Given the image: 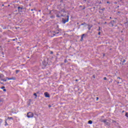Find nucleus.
<instances>
[{
    "instance_id": "obj_1",
    "label": "nucleus",
    "mask_w": 128,
    "mask_h": 128,
    "mask_svg": "<svg viewBox=\"0 0 128 128\" xmlns=\"http://www.w3.org/2000/svg\"><path fill=\"white\" fill-rule=\"evenodd\" d=\"M102 122H104L106 126H110V120L108 119H106L104 120H102Z\"/></svg>"
},
{
    "instance_id": "obj_2",
    "label": "nucleus",
    "mask_w": 128,
    "mask_h": 128,
    "mask_svg": "<svg viewBox=\"0 0 128 128\" xmlns=\"http://www.w3.org/2000/svg\"><path fill=\"white\" fill-rule=\"evenodd\" d=\"M66 18H67L66 20L64 18H62V21L63 24H66V22H68V20L70 18V16H68V15L66 16Z\"/></svg>"
},
{
    "instance_id": "obj_3",
    "label": "nucleus",
    "mask_w": 128,
    "mask_h": 128,
    "mask_svg": "<svg viewBox=\"0 0 128 128\" xmlns=\"http://www.w3.org/2000/svg\"><path fill=\"white\" fill-rule=\"evenodd\" d=\"M28 118H33L34 117V114L32 112H29L27 114Z\"/></svg>"
},
{
    "instance_id": "obj_4",
    "label": "nucleus",
    "mask_w": 128,
    "mask_h": 128,
    "mask_svg": "<svg viewBox=\"0 0 128 128\" xmlns=\"http://www.w3.org/2000/svg\"><path fill=\"white\" fill-rule=\"evenodd\" d=\"M23 10H24V8L20 7V6L18 7V12H22Z\"/></svg>"
},
{
    "instance_id": "obj_5",
    "label": "nucleus",
    "mask_w": 128,
    "mask_h": 128,
    "mask_svg": "<svg viewBox=\"0 0 128 128\" xmlns=\"http://www.w3.org/2000/svg\"><path fill=\"white\" fill-rule=\"evenodd\" d=\"M6 78V80H16L15 77H13V78Z\"/></svg>"
},
{
    "instance_id": "obj_6",
    "label": "nucleus",
    "mask_w": 128,
    "mask_h": 128,
    "mask_svg": "<svg viewBox=\"0 0 128 128\" xmlns=\"http://www.w3.org/2000/svg\"><path fill=\"white\" fill-rule=\"evenodd\" d=\"M44 94L46 98H50V94H48V92H44Z\"/></svg>"
},
{
    "instance_id": "obj_7",
    "label": "nucleus",
    "mask_w": 128,
    "mask_h": 128,
    "mask_svg": "<svg viewBox=\"0 0 128 128\" xmlns=\"http://www.w3.org/2000/svg\"><path fill=\"white\" fill-rule=\"evenodd\" d=\"M121 62L120 64H122V66H124V62H126V60H120Z\"/></svg>"
},
{
    "instance_id": "obj_8",
    "label": "nucleus",
    "mask_w": 128,
    "mask_h": 128,
    "mask_svg": "<svg viewBox=\"0 0 128 128\" xmlns=\"http://www.w3.org/2000/svg\"><path fill=\"white\" fill-rule=\"evenodd\" d=\"M56 16L57 18H60V16H64V14H58L56 15Z\"/></svg>"
},
{
    "instance_id": "obj_9",
    "label": "nucleus",
    "mask_w": 128,
    "mask_h": 128,
    "mask_svg": "<svg viewBox=\"0 0 128 128\" xmlns=\"http://www.w3.org/2000/svg\"><path fill=\"white\" fill-rule=\"evenodd\" d=\"M88 28L89 30H90V28H92V25H88Z\"/></svg>"
},
{
    "instance_id": "obj_10",
    "label": "nucleus",
    "mask_w": 128,
    "mask_h": 128,
    "mask_svg": "<svg viewBox=\"0 0 128 128\" xmlns=\"http://www.w3.org/2000/svg\"><path fill=\"white\" fill-rule=\"evenodd\" d=\"M84 36H86V34H82V36H81V39H80V41H81V42H82V40H84Z\"/></svg>"
},
{
    "instance_id": "obj_11",
    "label": "nucleus",
    "mask_w": 128,
    "mask_h": 128,
    "mask_svg": "<svg viewBox=\"0 0 128 128\" xmlns=\"http://www.w3.org/2000/svg\"><path fill=\"white\" fill-rule=\"evenodd\" d=\"M88 124H92V120H89L88 122Z\"/></svg>"
},
{
    "instance_id": "obj_12",
    "label": "nucleus",
    "mask_w": 128,
    "mask_h": 128,
    "mask_svg": "<svg viewBox=\"0 0 128 128\" xmlns=\"http://www.w3.org/2000/svg\"><path fill=\"white\" fill-rule=\"evenodd\" d=\"M117 84H122V82L120 80H117Z\"/></svg>"
},
{
    "instance_id": "obj_13",
    "label": "nucleus",
    "mask_w": 128,
    "mask_h": 128,
    "mask_svg": "<svg viewBox=\"0 0 128 128\" xmlns=\"http://www.w3.org/2000/svg\"><path fill=\"white\" fill-rule=\"evenodd\" d=\"M34 96H36L35 98H36V97L38 96L36 95V93H34Z\"/></svg>"
},
{
    "instance_id": "obj_14",
    "label": "nucleus",
    "mask_w": 128,
    "mask_h": 128,
    "mask_svg": "<svg viewBox=\"0 0 128 128\" xmlns=\"http://www.w3.org/2000/svg\"><path fill=\"white\" fill-rule=\"evenodd\" d=\"M16 74H18V72H20V70H16Z\"/></svg>"
},
{
    "instance_id": "obj_15",
    "label": "nucleus",
    "mask_w": 128,
    "mask_h": 128,
    "mask_svg": "<svg viewBox=\"0 0 128 128\" xmlns=\"http://www.w3.org/2000/svg\"><path fill=\"white\" fill-rule=\"evenodd\" d=\"M122 80V79H121L120 78V77H118V78H117V80Z\"/></svg>"
},
{
    "instance_id": "obj_16",
    "label": "nucleus",
    "mask_w": 128,
    "mask_h": 128,
    "mask_svg": "<svg viewBox=\"0 0 128 128\" xmlns=\"http://www.w3.org/2000/svg\"><path fill=\"white\" fill-rule=\"evenodd\" d=\"M5 126H8V122H6V121L5 122Z\"/></svg>"
},
{
    "instance_id": "obj_17",
    "label": "nucleus",
    "mask_w": 128,
    "mask_h": 128,
    "mask_svg": "<svg viewBox=\"0 0 128 128\" xmlns=\"http://www.w3.org/2000/svg\"><path fill=\"white\" fill-rule=\"evenodd\" d=\"M2 80L3 82H6V79H3V80Z\"/></svg>"
},
{
    "instance_id": "obj_18",
    "label": "nucleus",
    "mask_w": 128,
    "mask_h": 128,
    "mask_svg": "<svg viewBox=\"0 0 128 128\" xmlns=\"http://www.w3.org/2000/svg\"><path fill=\"white\" fill-rule=\"evenodd\" d=\"M2 88V90H4V88H6V87H4V86H2V88Z\"/></svg>"
},
{
    "instance_id": "obj_19",
    "label": "nucleus",
    "mask_w": 128,
    "mask_h": 128,
    "mask_svg": "<svg viewBox=\"0 0 128 128\" xmlns=\"http://www.w3.org/2000/svg\"><path fill=\"white\" fill-rule=\"evenodd\" d=\"M126 118H128V112H126Z\"/></svg>"
},
{
    "instance_id": "obj_20",
    "label": "nucleus",
    "mask_w": 128,
    "mask_h": 128,
    "mask_svg": "<svg viewBox=\"0 0 128 128\" xmlns=\"http://www.w3.org/2000/svg\"><path fill=\"white\" fill-rule=\"evenodd\" d=\"M64 62H68V60H64Z\"/></svg>"
},
{
    "instance_id": "obj_21",
    "label": "nucleus",
    "mask_w": 128,
    "mask_h": 128,
    "mask_svg": "<svg viewBox=\"0 0 128 128\" xmlns=\"http://www.w3.org/2000/svg\"><path fill=\"white\" fill-rule=\"evenodd\" d=\"M104 80H106V78H104Z\"/></svg>"
},
{
    "instance_id": "obj_22",
    "label": "nucleus",
    "mask_w": 128,
    "mask_h": 128,
    "mask_svg": "<svg viewBox=\"0 0 128 128\" xmlns=\"http://www.w3.org/2000/svg\"><path fill=\"white\" fill-rule=\"evenodd\" d=\"M3 90L4 92H6V89H4Z\"/></svg>"
},
{
    "instance_id": "obj_23",
    "label": "nucleus",
    "mask_w": 128,
    "mask_h": 128,
    "mask_svg": "<svg viewBox=\"0 0 128 128\" xmlns=\"http://www.w3.org/2000/svg\"><path fill=\"white\" fill-rule=\"evenodd\" d=\"M50 54H54V52H52V51H51Z\"/></svg>"
},
{
    "instance_id": "obj_24",
    "label": "nucleus",
    "mask_w": 128,
    "mask_h": 128,
    "mask_svg": "<svg viewBox=\"0 0 128 128\" xmlns=\"http://www.w3.org/2000/svg\"><path fill=\"white\" fill-rule=\"evenodd\" d=\"M0 122H2V120L0 119Z\"/></svg>"
},
{
    "instance_id": "obj_25",
    "label": "nucleus",
    "mask_w": 128,
    "mask_h": 128,
    "mask_svg": "<svg viewBox=\"0 0 128 128\" xmlns=\"http://www.w3.org/2000/svg\"><path fill=\"white\" fill-rule=\"evenodd\" d=\"M101 10H102L104 11V8H102Z\"/></svg>"
},
{
    "instance_id": "obj_26",
    "label": "nucleus",
    "mask_w": 128,
    "mask_h": 128,
    "mask_svg": "<svg viewBox=\"0 0 128 128\" xmlns=\"http://www.w3.org/2000/svg\"><path fill=\"white\" fill-rule=\"evenodd\" d=\"M2 76V74L0 75V78H1Z\"/></svg>"
},
{
    "instance_id": "obj_27",
    "label": "nucleus",
    "mask_w": 128,
    "mask_h": 128,
    "mask_svg": "<svg viewBox=\"0 0 128 128\" xmlns=\"http://www.w3.org/2000/svg\"><path fill=\"white\" fill-rule=\"evenodd\" d=\"M112 122H116V121H114V120H112Z\"/></svg>"
},
{
    "instance_id": "obj_28",
    "label": "nucleus",
    "mask_w": 128,
    "mask_h": 128,
    "mask_svg": "<svg viewBox=\"0 0 128 128\" xmlns=\"http://www.w3.org/2000/svg\"><path fill=\"white\" fill-rule=\"evenodd\" d=\"M98 28H98V30H100V27H98Z\"/></svg>"
},
{
    "instance_id": "obj_29",
    "label": "nucleus",
    "mask_w": 128,
    "mask_h": 128,
    "mask_svg": "<svg viewBox=\"0 0 128 128\" xmlns=\"http://www.w3.org/2000/svg\"><path fill=\"white\" fill-rule=\"evenodd\" d=\"M98 34L100 36V32H98Z\"/></svg>"
},
{
    "instance_id": "obj_30",
    "label": "nucleus",
    "mask_w": 128,
    "mask_h": 128,
    "mask_svg": "<svg viewBox=\"0 0 128 128\" xmlns=\"http://www.w3.org/2000/svg\"><path fill=\"white\" fill-rule=\"evenodd\" d=\"M96 100H98V97L96 98Z\"/></svg>"
},
{
    "instance_id": "obj_31",
    "label": "nucleus",
    "mask_w": 128,
    "mask_h": 128,
    "mask_svg": "<svg viewBox=\"0 0 128 128\" xmlns=\"http://www.w3.org/2000/svg\"><path fill=\"white\" fill-rule=\"evenodd\" d=\"M12 40L13 42H14V40H16V39H13V40Z\"/></svg>"
},
{
    "instance_id": "obj_32",
    "label": "nucleus",
    "mask_w": 128,
    "mask_h": 128,
    "mask_svg": "<svg viewBox=\"0 0 128 128\" xmlns=\"http://www.w3.org/2000/svg\"><path fill=\"white\" fill-rule=\"evenodd\" d=\"M60 32H57L56 33V34H59Z\"/></svg>"
},
{
    "instance_id": "obj_33",
    "label": "nucleus",
    "mask_w": 128,
    "mask_h": 128,
    "mask_svg": "<svg viewBox=\"0 0 128 128\" xmlns=\"http://www.w3.org/2000/svg\"><path fill=\"white\" fill-rule=\"evenodd\" d=\"M51 18H54V16H51Z\"/></svg>"
},
{
    "instance_id": "obj_34",
    "label": "nucleus",
    "mask_w": 128,
    "mask_h": 128,
    "mask_svg": "<svg viewBox=\"0 0 128 128\" xmlns=\"http://www.w3.org/2000/svg\"><path fill=\"white\" fill-rule=\"evenodd\" d=\"M51 106H51L49 105V108H51Z\"/></svg>"
},
{
    "instance_id": "obj_35",
    "label": "nucleus",
    "mask_w": 128,
    "mask_h": 128,
    "mask_svg": "<svg viewBox=\"0 0 128 128\" xmlns=\"http://www.w3.org/2000/svg\"><path fill=\"white\" fill-rule=\"evenodd\" d=\"M78 80H76V82H78Z\"/></svg>"
},
{
    "instance_id": "obj_36",
    "label": "nucleus",
    "mask_w": 128,
    "mask_h": 128,
    "mask_svg": "<svg viewBox=\"0 0 128 128\" xmlns=\"http://www.w3.org/2000/svg\"><path fill=\"white\" fill-rule=\"evenodd\" d=\"M107 4H109V2H107Z\"/></svg>"
},
{
    "instance_id": "obj_37",
    "label": "nucleus",
    "mask_w": 128,
    "mask_h": 128,
    "mask_svg": "<svg viewBox=\"0 0 128 128\" xmlns=\"http://www.w3.org/2000/svg\"><path fill=\"white\" fill-rule=\"evenodd\" d=\"M31 10L32 11V10H33V9H32Z\"/></svg>"
},
{
    "instance_id": "obj_38",
    "label": "nucleus",
    "mask_w": 128,
    "mask_h": 128,
    "mask_svg": "<svg viewBox=\"0 0 128 128\" xmlns=\"http://www.w3.org/2000/svg\"><path fill=\"white\" fill-rule=\"evenodd\" d=\"M2 102V100H0V102Z\"/></svg>"
},
{
    "instance_id": "obj_39",
    "label": "nucleus",
    "mask_w": 128,
    "mask_h": 128,
    "mask_svg": "<svg viewBox=\"0 0 128 128\" xmlns=\"http://www.w3.org/2000/svg\"><path fill=\"white\" fill-rule=\"evenodd\" d=\"M54 36H56V34H54Z\"/></svg>"
},
{
    "instance_id": "obj_40",
    "label": "nucleus",
    "mask_w": 128,
    "mask_h": 128,
    "mask_svg": "<svg viewBox=\"0 0 128 128\" xmlns=\"http://www.w3.org/2000/svg\"><path fill=\"white\" fill-rule=\"evenodd\" d=\"M84 24H82V26Z\"/></svg>"
},
{
    "instance_id": "obj_41",
    "label": "nucleus",
    "mask_w": 128,
    "mask_h": 128,
    "mask_svg": "<svg viewBox=\"0 0 128 128\" xmlns=\"http://www.w3.org/2000/svg\"><path fill=\"white\" fill-rule=\"evenodd\" d=\"M12 118H10V120Z\"/></svg>"
}]
</instances>
